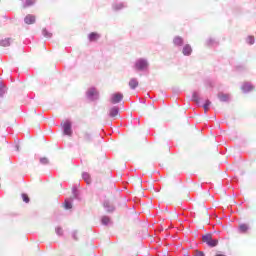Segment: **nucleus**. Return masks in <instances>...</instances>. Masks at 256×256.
Instances as JSON below:
<instances>
[{
	"label": "nucleus",
	"mask_w": 256,
	"mask_h": 256,
	"mask_svg": "<svg viewBox=\"0 0 256 256\" xmlns=\"http://www.w3.org/2000/svg\"><path fill=\"white\" fill-rule=\"evenodd\" d=\"M79 140L82 145H91L93 143V134L89 130H83L79 135Z\"/></svg>",
	"instance_id": "1"
},
{
	"label": "nucleus",
	"mask_w": 256,
	"mask_h": 256,
	"mask_svg": "<svg viewBox=\"0 0 256 256\" xmlns=\"http://www.w3.org/2000/svg\"><path fill=\"white\" fill-rule=\"evenodd\" d=\"M203 243H207L209 247H217L219 245V240L213 239L211 234H206L202 237Z\"/></svg>",
	"instance_id": "2"
},
{
	"label": "nucleus",
	"mask_w": 256,
	"mask_h": 256,
	"mask_svg": "<svg viewBox=\"0 0 256 256\" xmlns=\"http://www.w3.org/2000/svg\"><path fill=\"white\" fill-rule=\"evenodd\" d=\"M149 67V63L147 60L141 58L138 59L135 63V69L136 71H146V69Z\"/></svg>",
	"instance_id": "3"
},
{
	"label": "nucleus",
	"mask_w": 256,
	"mask_h": 256,
	"mask_svg": "<svg viewBox=\"0 0 256 256\" xmlns=\"http://www.w3.org/2000/svg\"><path fill=\"white\" fill-rule=\"evenodd\" d=\"M63 129H64V135H68V137H71V135H73V130H71V122L66 121L63 124Z\"/></svg>",
	"instance_id": "4"
},
{
	"label": "nucleus",
	"mask_w": 256,
	"mask_h": 256,
	"mask_svg": "<svg viewBox=\"0 0 256 256\" xmlns=\"http://www.w3.org/2000/svg\"><path fill=\"white\" fill-rule=\"evenodd\" d=\"M111 103L114 105L117 103H121L123 101V94L122 93H115L112 95V98L110 99Z\"/></svg>",
	"instance_id": "5"
},
{
	"label": "nucleus",
	"mask_w": 256,
	"mask_h": 256,
	"mask_svg": "<svg viewBox=\"0 0 256 256\" xmlns=\"http://www.w3.org/2000/svg\"><path fill=\"white\" fill-rule=\"evenodd\" d=\"M24 23H26V25H33V23H35V16L28 14L25 18H24Z\"/></svg>",
	"instance_id": "6"
},
{
	"label": "nucleus",
	"mask_w": 256,
	"mask_h": 256,
	"mask_svg": "<svg viewBox=\"0 0 256 256\" xmlns=\"http://www.w3.org/2000/svg\"><path fill=\"white\" fill-rule=\"evenodd\" d=\"M243 93H249L250 91H253V85L250 83H244L241 87Z\"/></svg>",
	"instance_id": "7"
},
{
	"label": "nucleus",
	"mask_w": 256,
	"mask_h": 256,
	"mask_svg": "<svg viewBox=\"0 0 256 256\" xmlns=\"http://www.w3.org/2000/svg\"><path fill=\"white\" fill-rule=\"evenodd\" d=\"M101 36L97 32H92L88 35L89 41H97Z\"/></svg>",
	"instance_id": "8"
},
{
	"label": "nucleus",
	"mask_w": 256,
	"mask_h": 256,
	"mask_svg": "<svg viewBox=\"0 0 256 256\" xmlns=\"http://www.w3.org/2000/svg\"><path fill=\"white\" fill-rule=\"evenodd\" d=\"M239 231H240V233H247V231H249V224L240 223L239 224Z\"/></svg>",
	"instance_id": "9"
},
{
	"label": "nucleus",
	"mask_w": 256,
	"mask_h": 256,
	"mask_svg": "<svg viewBox=\"0 0 256 256\" xmlns=\"http://www.w3.org/2000/svg\"><path fill=\"white\" fill-rule=\"evenodd\" d=\"M129 87H131L132 89H137V87H139V81H137V79L132 78L129 81Z\"/></svg>",
	"instance_id": "10"
},
{
	"label": "nucleus",
	"mask_w": 256,
	"mask_h": 256,
	"mask_svg": "<svg viewBox=\"0 0 256 256\" xmlns=\"http://www.w3.org/2000/svg\"><path fill=\"white\" fill-rule=\"evenodd\" d=\"M88 97H99V92L95 88H91L87 92Z\"/></svg>",
	"instance_id": "11"
},
{
	"label": "nucleus",
	"mask_w": 256,
	"mask_h": 256,
	"mask_svg": "<svg viewBox=\"0 0 256 256\" xmlns=\"http://www.w3.org/2000/svg\"><path fill=\"white\" fill-rule=\"evenodd\" d=\"M109 115H110V117H117V115H119V108H117V107L111 108Z\"/></svg>",
	"instance_id": "12"
},
{
	"label": "nucleus",
	"mask_w": 256,
	"mask_h": 256,
	"mask_svg": "<svg viewBox=\"0 0 256 256\" xmlns=\"http://www.w3.org/2000/svg\"><path fill=\"white\" fill-rule=\"evenodd\" d=\"M193 49H191V46L185 45L183 48V55H191V52Z\"/></svg>",
	"instance_id": "13"
},
{
	"label": "nucleus",
	"mask_w": 256,
	"mask_h": 256,
	"mask_svg": "<svg viewBox=\"0 0 256 256\" xmlns=\"http://www.w3.org/2000/svg\"><path fill=\"white\" fill-rule=\"evenodd\" d=\"M124 7L125 5H123V3H117L113 5L114 11H121V9H123Z\"/></svg>",
	"instance_id": "14"
},
{
	"label": "nucleus",
	"mask_w": 256,
	"mask_h": 256,
	"mask_svg": "<svg viewBox=\"0 0 256 256\" xmlns=\"http://www.w3.org/2000/svg\"><path fill=\"white\" fill-rule=\"evenodd\" d=\"M174 44L178 45V46H181L183 45V38L177 36L174 38Z\"/></svg>",
	"instance_id": "15"
},
{
	"label": "nucleus",
	"mask_w": 256,
	"mask_h": 256,
	"mask_svg": "<svg viewBox=\"0 0 256 256\" xmlns=\"http://www.w3.org/2000/svg\"><path fill=\"white\" fill-rule=\"evenodd\" d=\"M0 45L2 47H9L11 45V42L9 41V39H4L0 41Z\"/></svg>",
	"instance_id": "16"
},
{
	"label": "nucleus",
	"mask_w": 256,
	"mask_h": 256,
	"mask_svg": "<svg viewBox=\"0 0 256 256\" xmlns=\"http://www.w3.org/2000/svg\"><path fill=\"white\" fill-rule=\"evenodd\" d=\"M203 107L205 112L209 111V107H211V101L206 100Z\"/></svg>",
	"instance_id": "17"
},
{
	"label": "nucleus",
	"mask_w": 256,
	"mask_h": 256,
	"mask_svg": "<svg viewBox=\"0 0 256 256\" xmlns=\"http://www.w3.org/2000/svg\"><path fill=\"white\" fill-rule=\"evenodd\" d=\"M192 99L195 103H199V94L197 92H193Z\"/></svg>",
	"instance_id": "18"
},
{
	"label": "nucleus",
	"mask_w": 256,
	"mask_h": 256,
	"mask_svg": "<svg viewBox=\"0 0 256 256\" xmlns=\"http://www.w3.org/2000/svg\"><path fill=\"white\" fill-rule=\"evenodd\" d=\"M111 220L109 219V217H107V216H104L103 218H102V223H103V225H109V222H110Z\"/></svg>",
	"instance_id": "19"
},
{
	"label": "nucleus",
	"mask_w": 256,
	"mask_h": 256,
	"mask_svg": "<svg viewBox=\"0 0 256 256\" xmlns=\"http://www.w3.org/2000/svg\"><path fill=\"white\" fill-rule=\"evenodd\" d=\"M40 163H42V165H47L49 163V159L47 157L40 158Z\"/></svg>",
	"instance_id": "20"
},
{
	"label": "nucleus",
	"mask_w": 256,
	"mask_h": 256,
	"mask_svg": "<svg viewBox=\"0 0 256 256\" xmlns=\"http://www.w3.org/2000/svg\"><path fill=\"white\" fill-rule=\"evenodd\" d=\"M83 179L86 181V183H91V177H89V174H83Z\"/></svg>",
	"instance_id": "21"
},
{
	"label": "nucleus",
	"mask_w": 256,
	"mask_h": 256,
	"mask_svg": "<svg viewBox=\"0 0 256 256\" xmlns=\"http://www.w3.org/2000/svg\"><path fill=\"white\" fill-rule=\"evenodd\" d=\"M22 199H23L24 203H29V201H30L29 195H27V194H22Z\"/></svg>",
	"instance_id": "22"
},
{
	"label": "nucleus",
	"mask_w": 256,
	"mask_h": 256,
	"mask_svg": "<svg viewBox=\"0 0 256 256\" xmlns=\"http://www.w3.org/2000/svg\"><path fill=\"white\" fill-rule=\"evenodd\" d=\"M64 207H65V209H71L73 207V205L71 204V202L65 201L64 202Z\"/></svg>",
	"instance_id": "23"
},
{
	"label": "nucleus",
	"mask_w": 256,
	"mask_h": 256,
	"mask_svg": "<svg viewBox=\"0 0 256 256\" xmlns=\"http://www.w3.org/2000/svg\"><path fill=\"white\" fill-rule=\"evenodd\" d=\"M249 45H253V43H255V38L253 36H249L247 39Z\"/></svg>",
	"instance_id": "24"
},
{
	"label": "nucleus",
	"mask_w": 256,
	"mask_h": 256,
	"mask_svg": "<svg viewBox=\"0 0 256 256\" xmlns=\"http://www.w3.org/2000/svg\"><path fill=\"white\" fill-rule=\"evenodd\" d=\"M56 233L57 235H63V228L61 227L56 228Z\"/></svg>",
	"instance_id": "25"
},
{
	"label": "nucleus",
	"mask_w": 256,
	"mask_h": 256,
	"mask_svg": "<svg viewBox=\"0 0 256 256\" xmlns=\"http://www.w3.org/2000/svg\"><path fill=\"white\" fill-rule=\"evenodd\" d=\"M6 88L4 86H0V95H5Z\"/></svg>",
	"instance_id": "26"
},
{
	"label": "nucleus",
	"mask_w": 256,
	"mask_h": 256,
	"mask_svg": "<svg viewBox=\"0 0 256 256\" xmlns=\"http://www.w3.org/2000/svg\"><path fill=\"white\" fill-rule=\"evenodd\" d=\"M194 256H205V254L203 252H201V251H196Z\"/></svg>",
	"instance_id": "27"
},
{
	"label": "nucleus",
	"mask_w": 256,
	"mask_h": 256,
	"mask_svg": "<svg viewBox=\"0 0 256 256\" xmlns=\"http://www.w3.org/2000/svg\"><path fill=\"white\" fill-rule=\"evenodd\" d=\"M227 99V96H222V100L225 101Z\"/></svg>",
	"instance_id": "28"
},
{
	"label": "nucleus",
	"mask_w": 256,
	"mask_h": 256,
	"mask_svg": "<svg viewBox=\"0 0 256 256\" xmlns=\"http://www.w3.org/2000/svg\"><path fill=\"white\" fill-rule=\"evenodd\" d=\"M216 256H225V255H223V254H217Z\"/></svg>",
	"instance_id": "29"
}]
</instances>
